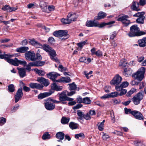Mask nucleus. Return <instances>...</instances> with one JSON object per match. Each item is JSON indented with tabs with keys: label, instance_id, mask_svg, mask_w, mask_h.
Segmentation results:
<instances>
[{
	"label": "nucleus",
	"instance_id": "obj_17",
	"mask_svg": "<svg viewBox=\"0 0 146 146\" xmlns=\"http://www.w3.org/2000/svg\"><path fill=\"white\" fill-rule=\"evenodd\" d=\"M41 59L42 57L40 55L37 53V66H42L45 64V62L41 61Z\"/></svg>",
	"mask_w": 146,
	"mask_h": 146
},
{
	"label": "nucleus",
	"instance_id": "obj_18",
	"mask_svg": "<svg viewBox=\"0 0 146 146\" xmlns=\"http://www.w3.org/2000/svg\"><path fill=\"white\" fill-rule=\"evenodd\" d=\"M138 46L141 47H144L146 46V37H143L142 39L139 40L137 41Z\"/></svg>",
	"mask_w": 146,
	"mask_h": 146
},
{
	"label": "nucleus",
	"instance_id": "obj_21",
	"mask_svg": "<svg viewBox=\"0 0 146 146\" xmlns=\"http://www.w3.org/2000/svg\"><path fill=\"white\" fill-rule=\"evenodd\" d=\"M2 9L4 11H7L8 12H11L16 10L17 8L15 7H12L8 5H5L2 8Z\"/></svg>",
	"mask_w": 146,
	"mask_h": 146
},
{
	"label": "nucleus",
	"instance_id": "obj_54",
	"mask_svg": "<svg viewBox=\"0 0 146 146\" xmlns=\"http://www.w3.org/2000/svg\"><path fill=\"white\" fill-rule=\"evenodd\" d=\"M29 86L30 88L32 89L36 88V83L31 82L29 84Z\"/></svg>",
	"mask_w": 146,
	"mask_h": 146
},
{
	"label": "nucleus",
	"instance_id": "obj_47",
	"mask_svg": "<svg viewBox=\"0 0 146 146\" xmlns=\"http://www.w3.org/2000/svg\"><path fill=\"white\" fill-rule=\"evenodd\" d=\"M46 74V72L43 70H38L37 69V74L40 76H43Z\"/></svg>",
	"mask_w": 146,
	"mask_h": 146
},
{
	"label": "nucleus",
	"instance_id": "obj_16",
	"mask_svg": "<svg viewBox=\"0 0 146 146\" xmlns=\"http://www.w3.org/2000/svg\"><path fill=\"white\" fill-rule=\"evenodd\" d=\"M17 69L18 70V73L20 77L23 78L26 76L25 68L18 67Z\"/></svg>",
	"mask_w": 146,
	"mask_h": 146
},
{
	"label": "nucleus",
	"instance_id": "obj_27",
	"mask_svg": "<svg viewBox=\"0 0 146 146\" xmlns=\"http://www.w3.org/2000/svg\"><path fill=\"white\" fill-rule=\"evenodd\" d=\"M28 50H29V48L28 47L21 46L17 48L16 49V51L17 52H18L24 53L25 52Z\"/></svg>",
	"mask_w": 146,
	"mask_h": 146
},
{
	"label": "nucleus",
	"instance_id": "obj_37",
	"mask_svg": "<svg viewBox=\"0 0 146 146\" xmlns=\"http://www.w3.org/2000/svg\"><path fill=\"white\" fill-rule=\"evenodd\" d=\"M69 126L72 129H76L78 127L77 124L72 122H70L69 123Z\"/></svg>",
	"mask_w": 146,
	"mask_h": 146
},
{
	"label": "nucleus",
	"instance_id": "obj_36",
	"mask_svg": "<svg viewBox=\"0 0 146 146\" xmlns=\"http://www.w3.org/2000/svg\"><path fill=\"white\" fill-rule=\"evenodd\" d=\"M87 44H88L87 43V40H86L77 43V45L80 48V50H81L84 46Z\"/></svg>",
	"mask_w": 146,
	"mask_h": 146
},
{
	"label": "nucleus",
	"instance_id": "obj_46",
	"mask_svg": "<svg viewBox=\"0 0 146 146\" xmlns=\"http://www.w3.org/2000/svg\"><path fill=\"white\" fill-rule=\"evenodd\" d=\"M69 89L70 90H75L76 89V85L74 83H73L71 84H69Z\"/></svg>",
	"mask_w": 146,
	"mask_h": 146
},
{
	"label": "nucleus",
	"instance_id": "obj_3",
	"mask_svg": "<svg viewBox=\"0 0 146 146\" xmlns=\"http://www.w3.org/2000/svg\"><path fill=\"white\" fill-rule=\"evenodd\" d=\"M130 32L128 33V36L130 37H134L135 36H139L144 35L145 33L143 31H140L139 28L137 27V25H134L132 26L130 28Z\"/></svg>",
	"mask_w": 146,
	"mask_h": 146
},
{
	"label": "nucleus",
	"instance_id": "obj_42",
	"mask_svg": "<svg viewBox=\"0 0 146 146\" xmlns=\"http://www.w3.org/2000/svg\"><path fill=\"white\" fill-rule=\"evenodd\" d=\"M91 101L88 97H86L83 98V103L85 104H90L91 103Z\"/></svg>",
	"mask_w": 146,
	"mask_h": 146
},
{
	"label": "nucleus",
	"instance_id": "obj_56",
	"mask_svg": "<svg viewBox=\"0 0 146 146\" xmlns=\"http://www.w3.org/2000/svg\"><path fill=\"white\" fill-rule=\"evenodd\" d=\"M0 125H2L6 122V119L3 117L0 118Z\"/></svg>",
	"mask_w": 146,
	"mask_h": 146
},
{
	"label": "nucleus",
	"instance_id": "obj_38",
	"mask_svg": "<svg viewBox=\"0 0 146 146\" xmlns=\"http://www.w3.org/2000/svg\"><path fill=\"white\" fill-rule=\"evenodd\" d=\"M42 138L43 139L45 140L50 139L51 138V136L48 133L46 132L45 133L43 134Z\"/></svg>",
	"mask_w": 146,
	"mask_h": 146
},
{
	"label": "nucleus",
	"instance_id": "obj_5",
	"mask_svg": "<svg viewBox=\"0 0 146 146\" xmlns=\"http://www.w3.org/2000/svg\"><path fill=\"white\" fill-rule=\"evenodd\" d=\"M145 72V69L144 67L140 68L135 73L132 74V76L135 79L141 81L143 79Z\"/></svg>",
	"mask_w": 146,
	"mask_h": 146
},
{
	"label": "nucleus",
	"instance_id": "obj_62",
	"mask_svg": "<svg viewBox=\"0 0 146 146\" xmlns=\"http://www.w3.org/2000/svg\"><path fill=\"white\" fill-rule=\"evenodd\" d=\"M84 118L87 120H89L91 119L90 115L88 113H87L86 114H84Z\"/></svg>",
	"mask_w": 146,
	"mask_h": 146
},
{
	"label": "nucleus",
	"instance_id": "obj_64",
	"mask_svg": "<svg viewBox=\"0 0 146 146\" xmlns=\"http://www.w3.org/2000/svg\"><path fill=\"white\" fill-rule=\"evenodd\" d=\"M134 92V91L133 89H131L126 94V96L127 97H129Z\"/></svg>",
	"mask_w": 146,
	"mask_h": 146
},
{
	"label": "nucleus",
	"instance_id": "obj_51",
	"mask_svg": "<svg viewBox=\"0 0 146 146\" xmlns=\"http://www.w3.org/2000/svg\"><path fill=\"white\" fill-rule=\"evenodd\" d=\"M21 82L23 86V89L24 91L26 92H29L30 91L31 89L30 88L25 86V84L22 82Z\"/></svg>",
	"mask_w": 146,
	"mask_h": 146
},
{
	"label": "nucleus",
	"instance_id": "obj_11",
	"mask_svg": "<svg viewBox=\"0 0 146 146\" xmlns=\"http://www.w3.org/2000/svg\"><path fill=\"white\" fill-rule=\"evenodd\" d=\"M47 77L52 81L56 82V79L58 77L60 76V74L56 72H51L46 74Z\"/></svg>",
	"mask_w": 146,
	"mask_h": 146
},
{
	"label": "nucleus",
	"instance_id": "obj_20",
	"mask_svg": "<svg viewBox=\"0 0 146 146\" xmlns=\"http://www.w3.org/2000/svg\"><path fill=\"white\" fill-rule=\"evenodd\" d=\"M48 101L45 103V108L49 110H51L54 109L55 107V105L53 104L50 103Z\"/></svg>",
	"mask_w": 146,
	"mask_h": 146
},
{
	"label": "nucleus",
	"instance_id": "obj_53",
	"mask_svg": "<svg viewBox=\"0 0 146 146\" xmlns=\"http://www.w3.org/2000/svg\"><path fill=\"white\" fill-rule=\"evenodd\" d=\"M37 27H42L47 32H48L50 31V29L49 28L45 27L42 24L37 25Z\"/></svg>",
	"mask_w": 146,
	"mask_h": 146
},
{
	"label": "nucleus",
	"instance_id": "obj_41",
	"mask_svg": "<svg viewBox=\"0 0 146 146\" xmlns=\"http://www.w3.org/2000/svg\"><path fill=\"white\" fill-rule=\"evenodd\" d=\"M61 30H59L58 31H55L54 32L53 34L55 36L58 37H61Z\"/></svg>",
	"mask_w": 146,
	"mask_h": 146
},
{
	"label": "nucleus",
	"instance_id": "obj_9",
	"mask_svg": "<svg viewBox=\"0 0 146 146\" xmlns=\"http://www.w3.org/2000/svg\"><path fill=\"white\" fill-rule=\"evenodd\" d=\"M122 79V78L121 76L118 74H117L111 81L110 84L111 85L118 86L117 85L121 82Z\"/></svg>",
	"mask_w": 146,
	"mask_h": 146
},
{
	"label": "nucleus",
	"instance_id": "obj_39",
	"mask_svg": "<svg viewBox=\"0 0 146 146\" xmlns=\"http://www.w3.org/2000/svg\"><path fill=\"white\" fill-rule=\"evenodd\" d=\"M77 114L79 116V118L82 120L84 118V114L80 110H78L77 111Z\"/></svg>",
	"mask_w": 146,
	"mask_h": 146
},
{
	"label": "nucleus",
	"instance_id": "obj_63",
	"mask_svg": "<svg viewBox=\"0 0 146 146\" xmlns=\"http://www.w3.org/2000/svg\"><path fill=\"white\" fill-rule=\"evenodd\" d=\"M76 101L78 103H82L83 99H82L81 97L79 96L76 99Z\"/></svg>",
	"mask_w": 146,
	"mask_h": 146
},
{
	"label": "nucleus",
	"instance_id": "obj_49",
	"mask_svg": "<svg viewBox=\"0 0 146 146\" xmlns=\"http://www.w3.org/2000/svg\"><path fill=\"white\" fill-rule=\"evenodd\" d=\"M117 34V32L116 31H114L111 33L110 39L111 40H113L116 36Z\"/></svg>",
	"mask_w": 146,
	"mask_h": 146
},
{
	"label": "nucleus",
	"instance_id": "obj_31",
	"mask_svg": "<svg viewBox=\"0 0 146 146\" xmlns=\"http://www.w3.org/2000/svg\"><path fill=\"white\" fill-rule=\"evenodd\" d=\"M64 135L65 134L63 132H59L57 133L56 135V137L58 139L62 140L63 139Z\"/></svg>",
	"mask_w": 146,
	"mask_h": 146
},
{
	"label": "nucleus",
	"instance_id": "obj_45",
	"mask_svg": "<svg viewBox=\"0 0 146 146\" xmlns=\"http://www.w3.org/2000/svg\"><path fill=\"white\" fill-rule=\"evenodd\" d=\"M127 63L125 59H123L120 60L119 63V65L123 67H125L126 66Z\"/></svg>",
	"mask_w": 146,
	"mask_h": 146
},
{
	"label": "nucleus",
	"instance_id": "obj_19",
	"mask_svg": "<svg viewBox=\"0 0 146 146\" xmlns=\"http://www.w3.org/2000/svg\"><path fill=\"white\" fill-rule=\"evenodd\" d=\"M40 6L42 11L45 12H48L47 3L44 1H41L40 3Z\"/></svg>",
	"mask_w": 146,
	"mask_h": 146
},
{
	"label": "nucleus",
	"instance_id": "obj_34",
	"mask_svg": "<svg viewBox=\"0 0 146 146\" xmlns=\"http://www.w3.org/2000/svg\"><path fill=\"white\" fill-rule=\"evenodd\" d=\"M134 144L136 146H146L143 143V142L140 140H136L134 142Z\"/></svg>",
	"mask_w": 146,
	"mask_h": 146
},
{
	"label": "nucleus",
	"instance_id": "obj_33",
	"mask_svg": "<svg viewBox=\"0 0 146 146\" xmlns=\"http://www.w3.org/2000/svg\"><path fill=\"white\" fill-rule=\"evenodd\" d=\"M106 16V14L103 12H100L98 14V16L97 18H96V19H103Z\"/></svg>",
	"mask_w": 146,
	"mask_h": 146
},
{
	"label": "nucleus",
	"instance_id": "obj_14",
	"mask_svg": "<svg viewBox=\"0 0 146 146\" xmlns=\"http://www.w3.org/2000/svg\"><path fill=\"white\" fill-rule=\"evenodd\" d=\"M90 51L92 55H95L99 57H101L103 56V53L100 50L96 51V48L95 47H94Z\"/></svg>",
	"mask_w": 146,
	"mask_h": 146
},
{
	"label": "nucleus",
	"instance_id": "obj_23",
	"mask_svg": "<svg viewBox=\"0 0 146 146\" xmlns=\"http://www.w3.org/2000/svg\"><path fill=\"white\" fill-rule=\"evenodd\" d=\"M68 17L70 19L71 22L76 20V19L78 17V16L75 13H69L68 15Z\"/></svg>",
	"mask_w": 146,
	"mask_h": 146
},
{
	"label": "nucleus",
	"instance_id": "obj_58",
	"mask_svg": "<svg viewBox=\"0 0 146 146\" xmlns=\"http://www.w3.org/2000/svg\"><path fill=\"white\" fill-rule=\"evenodd\" d=\"M120 91H121L120 93L119 94V95L120 96H122L125 94L127 92V90L126 89H123V88L121 89Z\"/></svg>",
	"mask_w": 146,
	"mask_h": 146
},
{
	"label": "nucleus",
	"instance_id": "obj_60",
	"mask_svg": "<svg viewBox=\"0 0 146 146\" xmlns=\"http://www.w3.org/2000/svg\"><path fill=\"white\" fill-rule=\"evenodd\" d=\"M109 138L110 137L108 135L103 133V134L102 135V138L103 140H106Z\"/></svg>",
	"mask_w": 146,
	"mask_h": 146
},
{
	"label": "nucleus",
	"instance_id": "obj_50",
	"mask_svg": "<svg viewBox=\"0 0 146 146\" xmlns=\"http://www.w3.org/2000/svg\"><path fill=\"white\" fill-rule=\"evenodd\" d=\"M110 97L114 98L119 95L117 92H115L110 93L109 95Z\"/></svg>",
	"mask_w": 146,
	"mask_h": 146
},
{
	"label": "nucleus",
	"instance_id": "obj_25",
	"mask_svg": "<svg viewBox=\"0 0 146 146\" xmlns=\"http://www.w3.org/2000/svg\"><path fill=\"white\" fill-rule=\"evenodd\" d=\"M51 88L52 90L56 91H60L62 89V87L58 86L55 83H54L51 85Z\"/></svg>",
	"mask_w": 146,
	"mask_h": 146
},
{
	"label": "nucleus",
	"instance_id": "obj_26",
	"mask_svg": "<svg viewBox=\"0 0 146 146\" xmlns=\"http://www.w3.org/2000/svg\"><path fill=\"white\" fill-rule=\"evenodd\" d=\"M132 73V70L130 68H127L124 69L123 73L125 76L127 77L130 76Z\"/></svg>",
	"mask_w": 146,
	"mask_h": 146
},
{
	"label": "nucleus",
	"instance_id": "obj_55",
	"mask_svg": "<svg viewBox=\"0 0 146 146\" xmlns=\"http://www.w3.org/2000/svg\"><path fill=\"white\" fill-rule=\"evenodd\" d=\"M55 42V40L53 37H50L49 38L48 40V43L53 44H54Z\"/></svg>",
	"mask_w": 146,
	"mask_h": 146
},
{
	"label": "nucleus",
	"instance_id": "obj_4",
	"mask_svg": "<svg viewBox=\"0 0 146 146\" xmlns=\"http://www.w3.org/2000/svg\"><path fill=\"white\" fill-rule=\"evenodd\" d=\"M43 48L45 51L49 53L52 60L56 62H60L59 60L56 56V52L53 49L50 47L49 45L45 44L43 45Z\"/></svg>",
	"mask_w": 146,
	"mask_h": 146
},
{
	"label": "nucleus",
	"instance_id": "obj_1",
	"mask_svg": "<svg viewBox=\"0 0 146 146\" xmlns=\"http://www.w3.org/2000/svg\"><path fill=\"white\" fill-rule=\"evenodd\" d=\"M13 56V55L9 54H0V58L4 59L10 64L16 66H18L19 64L25 66L27 64V62L25 60H18L17 58H15L14 59L10 58Z\"/></svg>",
	"mask_w": 146,
	"mask_h": 146
},
{
	"label": "nucleus",
	"instance_id": "obj_52",
	"mask_svg": "<svg viewBox=\"0 0 146 146\" xmlns=\"http://www.w3.org/2000/svg\"><path fill=\"white\" fill-rule=\"evenodd\" d=\"M47 101L48 102L52 101V102L54 103H57V104H59L61 103V102L60 100L59 101H56V100H53L51 98H49L48 99H47Z\"/></svg>",
	"mask_w": 146,
	"mask_h": 146
},
{
	"label": "nucleus",
	"instance_id": "obj_8",
	"mask_svg": "<svg viewBox=\"0 0 146 146\" xmlns=\"http://www.w3.org/2000/svg\"><path fill=\"white\" fill-rule=\"evenodd\" d=\"M129 17L128 16L125 15L122 16L117 19V21H121L125 26H127L130 23V21L128 19Z\"/></svg>",
	"mask_w": 146,
	"mask_h": 146
},
{
	"label": "nucleus",
	"instance_id": "obj_59",
	"mask_svg": "<svg viewBox=\"0 0 146 146\" xmlns=\"http://www.w3.org/2000/svg\"><path fill=\"white\" fill-rule=\"evenodd\" d=\"M124 110L125 111V113L126 114L130 113L132 114V112L133 111H132L131 109H127V108H125Z\"/></svg>",
	"mask_w": 146,
	"mask_h": 146
},
{
	"label": "nucleus",
	"instance_id": "obj_61",
	"mask_svg": "<svg viewBox=\"0 0 146 146\" xmlns=\"http://www.w3.org/2000/svg\"><path fill=\"white\" fill-rule=\"evenodd\" d=\"M139 3L140 5L144 6L146 3V0H140Z\"/></svg>",
	"mask_w": 146,
	"mask_h": 146
},
{
	"label": "nucleus",
	"instance_id": "obj_7",
	"mask_svg": "<svg viewBox=\"0 0 146 146\" xmlns=\"http://www.w3.org/2000/svg\"><path fill=\"white\" fill-rule=\"evenodd\" d=\"M145 14L144 12H138L133 15L134 17H137L138 18L136 20V21L139 23L143 24L144 22L145 17L144 15Z\"/></svg>",
	"mask_w": 146,
	"mask_h": 146
},
{
	"label": "nucleus",
	"instance_id": "obj_10",
	"mask_svg": "<svg viewBox=\"0 0 146 146\" xmlns=\"http://www.w3.org/2000/svg\"><path fill=\"white\" fill-rule=\"evenodd\" d=\"M23 88L21 87L19 88L17 90L15 95V102L17 103L20 100L23 96V94L22 92Z\"/></svg>",
	"mask_w": 146,
	"mask_h": 146
},
{
	"label": "nucleus",
	"instance_id": "obj_29",
	"mask_svg": "<svg viewBox=\"0 0 146 146\" xmlns=\"http://www.w3.org/2000/svg\"><path fill=\"white\" fill-rule=\"evenodd\" d=\"M51 93L50 92H45L40 94L38 96V98L39 99H42L45 97L50 96Z\"/></svg>",
	"mask_w": 146,
	"mask_h": 146
},
{
	"label": "nucleus",
	"instance_id": "obj_43",
	"mask_svg": "<svg viewBox=\"0 0 146 146\" xmlns=\"http://www.w3.org/2000/svg\"><path fill=\"white\" fill-rule=\"evenodd\" d=\"M133 100L134 104L136 105L139 104L140 103V102L141 100L135 96H134L133 98Z\"/></svg>",
	"mask_w": 146,
	"mask_h": 146
},
{
	"label": "nucleus",
	"instance_id": "obj_15",
	"mask_svg": "<svg viewBox=\"0 0 146 146\" xmlns=\"http://www.w3.org/2000/svg\"><path fill=\"white\" fill-rule=\"evenodd\" d=\"M37 81L43 84L45 86H47L49 84L48 80L42 77L37 78Z\"/></svg>",
	"mask_w": 146,
	"mask_h": 146
},
{
	"label": "nucleus",
	"instance_id": "obj_57",
	"mask_svg": "<svg viewBox=\"0 0 146 146\" xmlns=\"http://www.w3.org/2000/svg\"><path fill=\"white\" fill-rule=\"evenodd\" d=\"M97 125L98 126V129L100 131H102L103 130L104 125V124L101 123H99L97 124Z\"/></svg>",
	"mask_w": 146,
	"mask_h": 146
},
{
	"label": "nucleus",
	"instance_id": "obj_40",
	"mask_svg": "<svg viewBox=\"0 0 146 146\" xmlns=\"http://www.w3.org/2000/svg\"><path fill=\"white\" fill-rule=\"evenodd\" d=\"M8 90L9 92H13L15 91V89L14 86L13 84H11L8 86Z\"/></svg>",
	"mask_w": 146,
	"mask_h": 146
},
{
	"label": "nucleus",
	"instance_id": "obj_2",
	"mask_svg": "<svg viewBox=\"0 0 146 146\" xmlns=\"http://www.w3.org/2000/svg\"><path fill=\"white\" fill-rule=\"evenodd\" d=\"M115 23V21H112L108 23H102L100 24L98 22L90 20L87 21L86 23V25L88 27H98L99 28H102L106 25H110Z\"/></svg>",
	"mask_w": 146,
	"mask_h": 146
},
{
	"label": "nucleus",
	"instance_id": "obj_22",
	"mask_svg": "<svg viewBox=\"0 0 146 146\" xmlns=\"http://www.w3.org/2000/svg\"><path fill=\"white\" fill-rule=\"evenodd\" d=\"M129 83L127 82H123L120 86H116L115 89L118 91H120L121 89L125 88L128 86Z\"/></svg>",
	"mask_w": 146,
	"mask_h": 146
},
{
	"label": "nucleus",
	"instance_id": "obj_28",
	"mask_svg": "<svg viewBox=\"0 0 146 146\" xmlns=\"http://www.w3.org/2000/svg\"><path fill=\"white\" fill-rule=\"evenodd\" d=\"M139 5H140L138 2H134L131 6V9L134 11H139L140 10L138 8Z\"/></svg>",
	"mask_w": 146,
	"mask_h": 146
},
{
	"label": "nucleus",
	"instance_id": "obj_6",
	"mask_svg": "<svg viewBox=\"0 0 146 146\" xmlns=\"http://www.w3.org/2000/svg\"><path fill=\"white\" fill-rule=\"evenodd\" d=\"M25 56L26 59L29 61H35L36 60L35 53L33 51H29L27 52L25 54Z\"/></svg>",
	"mask_w": 146,
	"mask_h": 146
},
{
	"label": "nucleus",
	"instance_id": "obj_44",
	"mask_svg": "<svg viewBox=\"0 0 146 146\" xmlns=\"http://www.w3.org/2000/svg\"><path fill=\"white\" fill-rule=\"evenodd\" d=\"M61 21L64 24H68L71 23L70 20L69 18L67 16V18L66 19H61Z\"/></svg>",
	"mask_w": 146,
	"mask_h": 146
},
{
	"label": "nucleus",
	"instance_id": "obj_35",
	"mask_svg": "<svg viewBox=\"0 0 146 146\" xmlns=\"http://www.w3.org/2000/svg\"><path fill=\"white\" fill-rule=\"evenodd\" d=\"M144 94V92L143 91H141L135 96L140 100H141L143 98Z\"/></svg>",
	"mask_w": 146,
	"mask_h": 146
},
{
	"label": "nucleus",
	"instance_id": "obj_30",
	"mask_svg": "<svg viewBox=\"0 0 146 146\" xmlns=\"http://www.w3.org/2000/svg\"><path fill=\"white\" fill-rule=\"evenodd\" d=\"M61 37L63 36L64 37V38L62 39H66L69 37V35L68 34V31L67 30H61Z\"/></svg>",
	"mask_w": 146,
	"mask_h": 146
},
{
	"label": "nucleus",
	"instance_id": "obj_13",
	"mask_svg": "<svg viewBox=\"0 0 146 146\" xmlns=\"http://www.w3.org/2000/svg\"><path fill=\"white\" fill-rule=\"evenodd\" d=\"M133 115L136 119L140 120H143L144 117L142 114L140 112L137 111H133L132 112Z\"/></svg>",
	"mask_w": 146,
	"mask_h": 146
},
{
	"label": "nucleus",
	"instance_id": "obj_12",
	"mask_svg": "<svg viewBox=\"0 0 146 146\" xmlns=\"http://www.w3.org/2000/svg\"><path fill=\"white\" fill-rule=\"evenodd\" d=\"M66 92H63L60 94H58V95H59V99L61 102V104H65L66 102L65 101H66L67 96Z\"/></svg>",
	"mask_w": 146,
	"mask_h": 146
},
{
	"label": "nucleus",
	"instance_id": "obj_48",
	"mask_svg": "<svg viewBox=\"0 0 146 146\" xmlns=\"http://www.w3.org/2000/svg\"><path fill=\"white\" fill-rule=\"evenodd\" d=\"M84 137V134L82 133H81L79 134H76L75 135V138L76 139H78L80 137L83 138Z\"/></svg>",
	"mask_w": 146,
	"mask_h": 146
},
{
	"label": "nucleus",
	"instance_id": "obj_32",
	"mask_svg": "<svg viewBox=\"0 0 146 146\" xmlns=\"http://www.w3.org/2000/svg\"><path fill=\"white\" fill-rule=\"evenodd\" d=\"M70 118L66 117H63L61 120V122L63 124H67L69 122Z\"/></svg>",
	"mask_w": 146,
	"mask_h": 146
},
{
	"label": "nucleus",
	"instance_id": "obj_24",
	"mask_svg": "<svg viewBox=\"0 0 146 146\" xmlns=\"http://www.w3.org/2000/svg\"><path fill=\"white\" fill-rule=\"evenodd\" d=\"M71 80L69 77H62L60 78L57 80L56 82L63 83H68L70 82Z\"/></svg>",
	"mask_w": 146,
	"mask_h": 146
}]
</instances>
